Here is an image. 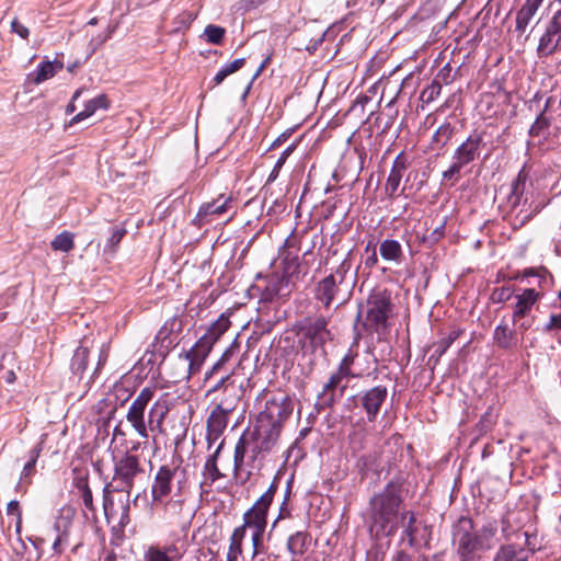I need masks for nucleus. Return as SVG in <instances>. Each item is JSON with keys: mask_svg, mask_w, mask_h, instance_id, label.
<instances>
[{"mask_svg": "<svg viewBox=\"0 0 561 561\" xmlns=\"http://www.w3.org/2000/svg\"><path fill=\"white\" fill-rule=\"evenodd\" d=\"M548 204L549 198L534 188L531 180L523 168L513 180L506 197L507 217L513 229L524 227Z\"/></svg>", "mask_w": 561, "mask_h": 561, "instance_id": "obj_1", "label": "nucleus"}, {"mask_svg": "<svg viewBox=\"0 0 561 561\" xmlns=\"http://www.w3.org/2000/svg\"><path fill=\"white\" fill-rule=\"evenodd\" d=\"M154 392V387L142 388L129 405L126 414L127 422L141 438H148L149 432L163 433V421L171 409L170 400L165 393L151 405L146 422L145 413L148 404L153 399Z\"/></svg>", "mask_w": 561, "mask_h": 561, "instance_id": "obj_2", "label": "nucleus"}, {"mask_svg": "<svg viewBox=\"0 0 561 561\" xmlns=\"http://www.w3.org/2000/svg\"><path fill=\"white\" fill-rule=\"evenodd\" d=\"M403 492L401 482L390 481L370 499L371 530H375L377 535L392 536L397 531Z\"/></svg>", "mask_w": 561, "mask_h": 561, "instance_id": "obj_3", "label": "nucleus"}, {"mask_svg": "<svg viewBox=\"0 0 561 561\" xmlns=\"http://www.w3.org/2000/svg\"><path fill=\"white\" fill-rule=\"evenodd\" d=\"M278 440L273 435L265 434L256 428L245 431L234 446L233 471L234 473L250 467L262 466L266 456L277 446Z\"/></svg>", "mask_w": 561, "mask_h": 561, "instance_id": "obj_4", "label": "nucleus"}, {"mask_svg": "<svg viewBox=\"0 0 561 561\" xmlns=\"http://www.w3.org/2000/svg\"><path fill=\"white\" fill-rule=\"evenodd\" d=\"M294 411V400L284 393L274 394L265 401L264 408L256 417L254 428L273 435L279 440L283 424Z\"/></svg>", "mask_w": 561, "mask_h": 561, "instance_id": "obj_5", "label": "nucleus"}, {"mask_svg": "<svg viewBox=\"0 0 561 561\" xmlns=\"http://www.w3.org/2000/svg\"><path fill=\"white\" fill-rule=\"evenodd\" d=\"M145 477V469L140 463V458L129 451H126L122 457L114 461V476L113 481L119 482L122 489L127 492L126 501L123 505V513L121 516V525L125 526L129 523V494L137 480Z\"/></svg>", "mask_w": 561, "mask_h": 561, "instance_id": "obj_6", "label": "nucleus"}, {"mask_svg": "<svg viewBox=\"0 0 561 561\" xmlns=\"http://www.w3.org/2000/svg\"><path fill=\"white\" fill-rule=\"evenodd\" d=\"M392 311L390 294L387 290L373 291L366 301L362 327L369 332L385 333Z\"/></svg>", "mask_w": 561, "mask_h": 561, "instance_id": "obj_7", "label": "nucleus"}, {"mask_svg": "<svg viewBox=\"0 0 561 561\" xmlns=\"http://www.w3.org/2000/svg\"><path fill=\"white\" fill-rule=\"evenodd\" d=\"M228 320L220 319L213 323L208 330L201 336L196 343L185 353L184 359L187 362V374L188 377L197 374L205 359L209 355L210 351L219 337L228 329Z\"/></svg>", "mask_w": 561, "mask_h": 561, "instance_id": "obj_8", "label": "nucleus"}, {"mask_svg": "<svg viewBox=\"0 0 561 561\" xmlns=\"http://www.w3.org/2000/svg\"><path fill=\"white\" fill-rule=\"evenodd\" d=\"M329 320L319 316L314 319H306L300 325L298 331L299 344L301 348L312 352L322 348L323 345L331 340V332L328 329Z\"/></svg>", "mask_w": 561, "mask_h": 561, "instance_id": "obj_9", "label": "nucleus"}, {"mask_svg": "<svg viewBox=\"0 0 561 561\" xmlns=\"http://www.w3.org/2000/svg\"><path fill=\"white\" fill-rule=\"evenodd\" d=\"M453 542L459 556H474L477 551L484 550L478 534L473 531V523L468 517L459 518L454 525Z\"/></svg>", "mask_w": 561, "mask_h": 561, "instance_id": "obj_10", "label": "nucleus"}, {"mask_svg": "<svg viewBox=\"0 0 561 561\" xmlns=\"http://www.w3.org/2000/svg\"><path fill=\"white\" fill-rule=\"evenodd\" d=\"M279 479L274 478L268 489L256 500L253 506L244 513L243 520L250 528H266V517L274 495L278 489Z\"/></svg>", "mask_w": 561, "mask_h": 561, "instance_id": "obj_11", "label": "nucleus"}, {"mask_svg": "<svg viewBox=\"0 0 561 561\" xmlns=\"http://www.w3.org/2000/svg\"><path fill=\"white\" fill-rule=\"evenodd\" d=\"M300 241L294 234L286 238L283 247L279 249L278 259L283 266V273L288 279H299L301 272V263L299 259Z\"/></svg>", "mask_w": 561, "mask_h": 561, "instance_id": "obj_12", "label": "nucleus"}, {"mask_svg": "<svg viewBox=\"0 0 561 561\" xmlns=\"http://www.w3.org/2000/svg\"><path fill=\"white\" fill-rule=\"evenodd\" d=\"M174 481L176 482L178 490H182L183 476L176 468L169 466H161L157 471L154 481L151 488V495L153 502L163 503L171 494Z\"/></svg>", "mask_w": 561, "mask_h": 561, "instance_id": "obj_13", "label": "nucleus"}, {"mask_svg": "<svg viewBox=\"0 0 561 561\" xmlns=\"http://www.w3.org/2000/svg\"><path fill=\"white\" fill-rule=\"evenodd\" d=\"M351 263L344 260L335 274H330L320 280L316 287L314 297L324 308H329L339 293V285L344 280L345 273L350 270Z\"/></svg>", "mask_w": 561, "mask_h": 561, "instance_id": "obj_14", "label": "nucleus"}, {"mask_svg": "<svg viewBox=\"0 0 561 561\" xmlns=\"http://www.w3.org/2000/svg\"><path fill=\"white\" fill-rule=\"evenodd\" d=\"M240 396H232L231 399H220L216 408L207 419L206 430L209 435L219 438L228 425V415L236 409Z\"/></svg>", "mask_w": 561, "mask_h": 561, "instance_id": "obj_15", "label": "nucleus"}, {"mask_svg": "<svg viewBox=\"0 0 561 561\" xmlns=\"http://www.w3.org/2000/svg\"><path fill=\"white\" fill-rule=\"evenodd\" d=\"M561 47V10L554 12L548 22L546 30L539 38L537 54L539 57H548Z\"/></svg>", "mask_w": 561, "mask_h": 561, "instance_id": "obj_16", "label": "nucleus"}, {"mask_svg": "<svg viewBox=\"0 0 561 561\" xmlns=\"http://www.w3.org/2000/svg\"><path fill=\"white\" fill-rule=\"evenodd\" d=\"M231 202V197L220 195L217 199L202 204L192 224L201 228L213 222L228 211Z\"/></svg>", "mask_w": 561, "mask_h": 561, "instance_id": "obj_17", "label": "nucleus"}, {"mask_svg": "<svg viewBox=\"0 0 561 561\" xmlns=\"http://www.w3.org/2000/svg\"><path fill=\"white\" fill-rule=\"evenodd\" d=\"M484 133L473 130L467 139L455 150L453 159L463 167L474 161L481 152L484 145Z\"/></svg>", "mask_w": 561, "mask_h": 561, "instance_id": "obj_18", "label": "nucleus"}, {"mask_svg": "<svg viewBox=\"0 0 561 561\" xmlns=\"http://www.w3.org/2000/svg\"><path fill=\"white\" fill-rule=\"evenodd\" d=\"M388 390L385 386H376L357 396L360 407L364 409L367 420L374 422L386 401Z\"/></svg>", "mask_w": 561, "mask_h": 561, "instance_id": "obj_19", "label": "nucleus"}, {"mask_svg": "<svg viewBox=\"0 0 561 561\" xmlns=\"http://www.w3.org/2000/svg\"><path fill=\"white\" fill-rule=\"evenodd\" d=\"M400 526L403 529L402 540H407L410 547L415 548L426 542V527L416 522L413 512L401 514Z\"/></svg>", "mask_w": 561, "mask_h": 561, "instance_id": "obj_20", "label": "nucleus"}, {"mask_svg": "<svg viewBox=\"0 0 561 561\" xmlns=\"http://www.w3.org/2000/svg\"><path fill=\"white\" fill-rule=\"evenodd\" d=\"M346 388L347 381L344 382L334 371L324 383L322 391L318 394L316 408L320 411L332 407L336 400V391L340 390V396H343Z\"/></svg>", "mask_w": 561, "mask_h": 561, "instance_id": "obj_21", "label": "nucleus"}, {"mask_svg": "<svg viewBox=\"0 0 561 561\" xmlns=\"http://www.w3.org/2000/svg\"><path fill=\"white\" fill-rule=\"evenodd\" d=\"M408 165V158L402 152L399 153L393 160L385 185V190L388 196H393L397 193Z\"/></svg>", "mask_w": 561, "mask_h": 561, "instance_id": "obj_22", "label": "nucleus"}, {"mask_svg": "<svg viewBox=\"0 0 561 561\" xmlns=\"http://www.w3.org/2000/svg\"><path fill=\"white\" fill-rule=\"evenodd\" d=\"M540 295L534 288H527L523 294L516 296L515 309L513 312V322L518 323L531 310L533 306L537 302Z\"/></svg>", "mask_w": 561, "mask_h": 561, "instance_id": "obj_23", "label": "nucleus"}, {"mask_svg": "<svg viewBox=\"0 0 561 561\" xmlns=\"http://www.w3.org/2000/svg\"><path fill=\"white\" fill-rule=\"evenodd\" d=\"M66 512H67V515L60 516L59 518H57V520L55 522V524L51 528V531L56 536L54 539V542H53V550L56 553H61L64 550L62 546L68 542L69 528L71 525L72 513L70 510H67Z\"/></svg>", "mask_w": 561, "mask_h": 561, "instance_id": "obj_24", "label": "nucleus"}, {"mask_svg": "<svg viewBox=\"0 0 561 561\" xmlns=\"http://www.w3.org/2000/svg\"><path fill=\"white\" fill-rule=\"evenodd\" d=\"M534 551L520 545L503 546L496 553L494 561H531Z\"/></svg>", "mask_w": 561, "mask_h": 561, "instance_id": "obj_25", "label": "nucleus"}, {"mask_svg": "<svg viewBox=\"0 0 561 561\" xmlns=\"http://www.w3.org/2000/svg\"><path fill=\"white\" fill-rule=\"evenodd\" d=\"M543 0H526L522 8L516 13L515 31L523 34L529 25L533 18L536 15L538 9L541 7Z\"/></svg>", "mask_w": 561, "mask_h": 561, "instance_id": "obj_26", "label": "nucleus"}, {"mask_svg": "<svg viewBox=\"0 0 561 561\" xmlns=\"http://www.w3.org/2000/svg\"><path fill=\"white\" fill-rule=\"evenodd\" d=\"M224 445L225 440L222 439L217 445L213 454L209 455V457L207 458L203 470L205 481L201 483V488H203L207 483V481H209V484H213L215 481L224 477V474L220 472L217 466L218 457L224 448Z\"/></svg>", "mask_w": 561, "mask_h": 561, "instance_id": "obj_27", "label": "nucleus"}, {"mask_svg": "<svg viewBox=\"0 0 561 561\" xmlns=\"http://www.w3.org/2000/svg\"><path fill=\"white\" fill-rule=\"evenodd\" d=\"M62 68H64L62 61H59V60L43 61L37 66L34 75H32L33 76L32 81L35 84H41L42 82L53 78Z\"/></svg>", "mask_w": 561, "mask_h": 561, "instance_id": "obj_28", "label": "nucleus"}, {"mask_svg": "<svg viewBox=\"0 0 561 561\" xmlns=\"http://www.w3.org/2000/svg\"><path fill=\"white\" fill-rule=\"evenodd\" d=\"M379 252L385 261L400 264L403 259L402 245L399 241L393 239H386L380 242Z\"/></svg>", "mask_w": 561, "mask_h": 561, "instance_id": "obj_29", "label": "nucleus"}, {"mask_svg": "<svg viewBox=\"0 0 561 561\" xmlns=\"http://www.w3.org/2000/svg\"><path fill=\"white\" fill-rule=\"evenodd\" d=\"M108 107L107 99L104 94L98 95L96 98L87 102L84 110L73 116L70 121V124L79 123L95 113L99 108L106 110Z\"/></svg>", "mask_w": 561, "mask_h": 561, "instance_id": "obj_30", "label": "nucleus"}, {"mask_svg": "<svg viewBox=\"0 0 561 561\" xmlns=\"http://www.w3.org/2000/svg\"><path fill=\"white\" fill-rule=\"evenodd\" d=\"M309 535L306 531H297L289 536L287 550L293 557L302 556L308 548Z\"/></svg>", "mask_w": 561, "mask_h": 561, "instance_id": "obj_31", "label": "nucleus"}, {"mask_svg": "<svg viewBox=\"0 0 561 561\" xmlns=\"http://www.w3.org/2000/svg\"><path fill=\"white\" fill-rule=\"evenodd\" d=\"M494 341L502 348H510L517 343L516 332L507 324H499L494 330Z\"/></svg>", "mask_w": 561, "mask_h": 561, "instance_id": "obj_32", "label": "nucleus"}, {"mask_svg": "<svg viewBox=\"0 0 561 561\" xmlns=\"http://www.w3.org/2000/svg\"><path fill=\"white\" fill-rule=\"evenodd\" d=\"M41 445H37L30 450L28 460L24 465L23 470L21 472L20 484H28L31 482V477L34 476L35 473V466L41 455Z\"/></svg>", "mask_w": 561, "mask_h": 561, "instance_id": "obj_33", "label": "nucleus"}, {"mask_svg": "<svg viewBox=\"0 0 561 561\" xmlns=\"http://www.w3.org/2000/svg\"><path fill=\"white\" fill-rule=\"evenodd\" d=\"M221 389L224 392H233V396H239L237 386L231 379V374L228 371H224V374L219 375L217 380L208 389L207 393L210 394Z\"/></svg>", "mask_w": 561, "mask_h": 561, "instance_id": "obj_34", "label": "nucleus"}, {"mask_svg": "<svg viewBox=\"0 0 561 561\" xmlns=\"http://www.w3.org/2000/svg\"><path fill=\"white\" fill-rule=\"evenodd\" d=\"M50 245L54 251L70 252L75 248V234L70 231H64L54 238Z\"/></svg>", "mask_w": 561, "mask_h": 561, "instance_id": "obj_35", "label": "nucleus"}, {"mask_svg": "<svg viewBox=\"0 0 561 561\" xmlns=\"http://www.w3.org/2000/svg\"><path fill=\"white\" fill-rule=\"evenodd\" d=\"M89 350L87 347L80 346L75 351V354L71 358L70 368L73 374L81 376L88 364Z\"/></svg>", "mask_w": 561, "mask_h": 561, "instance_id": "obj_36", "label": "nucleus"}, {"mask_svg": "<svg viewBox=\"0 0 561 561\" xmlns=\"http://www.w3.org/2000/svg\"><path fill=\"white\" fill-rule=\"evenodd\" d=\"M367 432L365 428H356L348 436V444L354 454L362 451L365 448V440Z\"/></svg>", "mask_w": 561, "mask_h": 561, "instance_id": "obj_37", "label": "nucleus"}, {"mask_svg": "<svg viewBox=\"0 0 561 561\" xmlns=\"http://www.w3.org/2000/svg\"><path fill=\"white\" fill-rule=\"evenodd\" d=\"M550 124V117L546 116L543 112H540L534 124L530 126L529 135L531 137H538L543 135L549 129Z\"/></svg>", "mask_w": 561, "mask_h": 561, "instance_id": "obj_38", "label": "nucleus"}, {"mask_svg": "<svg viewBox=\"0 0 561 561\" xmlns=\"http://www.w3.org/2000/svg\"><path fill=\"white\" fill-rule=\"evenodd\" d=\"M77 488L81 492V500L84 508L89 512H94L95 508L93 505V495L91 489L89 488L88 481L85 479H80L77 482Z\"/></svg>", "mask_w": 561, "mask_h": 561, "instance_id": "obj_39", "label": "nucleus"}, {"mask_svg": "<svg viewBox=\"0 0 561 561\" xmlns=\"http://www.w3.org/2000/svg\"><path fill=\"white\" fill-rule=\"evenodd\" d=\"M226 34V30L221 26L209 24L204 30V35L208 43L214 45L221 44Z\"/></svg>", "mask_w": 561, "mask_h": 561, "instance_id": "obj_40", "label": "nucleus"}, {"mask_svg": "<svg viewBox=\"0 0 561 561\" xmlns=\"http://www.w3.org/2000/svg\"><path fill=\"white\" fill-rule=\"evenodd\" d=\"M454 128L450 124H443L437 128L433 135V142L437 144L438 147H444L451 138Z\"/></svg>", "mask_w": 561, "mask_h": 561, "instance_id": "obj_41", "label": "nucleus"}, {"mask_svg": "<svg viewBox=\"0 0 561 561\" xmlns=\"http://www.w3.org/2000/svg\"><path fill=\"white\" fill-rule=\"evenodd\" d=\"M295 145L291 144L290 146H288L280 154V157L278 158V160L276 161L272 172L270 173L268 178H267V183H272L274 182L277 178H278V174H279V171L280 169L283 168L284 163L286 162L287 158L291 154V152L294 151L295 149Z\"/></svg>", "mask_w": 561, "mask_h": 561, "instance_id": "obj_42", "label": "nucleus"}, {"mask_svg": "<svg viewBox=\"0 0 561 561\" xmlns=\"http://www.w3.org/2000/svg\"><path fill=\"white\" fill-rule=\"evenodd\" d=\"M442 91V84L438 81L433 80L421 93V100L425 103L433 102L436 100Z\"/></svg>", "mask_w": 561, "mask_h": 561, "instance_id": "obj_43", "label": "nucleus"}, {"mask_svg": "<svg viewBox=\"0 0 561 561\" xmlns=\"http://www.w3.org/2000/svg\"><path fill=\"white\" fill-rule=\"evenodd\" d=\"M478 534V538L482 541V548L489 549L491 547V539L496 534V527L493 524L484 525Z\"/></svg>", "mask_w": 561, "mask_h": 561, "instance_id": "obj_44", "label": "nucleus"}, {"mask_svg": "<svg viewBox=\"0 0 561 561\" xmlns=\"http://www.w3.org/2000/svg\"><path fill=\"white\" fill-rule=\"evenodd\" d=\"M125 233L126 231L124 229L115 228L112 231V234L107 240V243L105 244L104 252L114 254L116 251V247L119 244Z\"/></svg>", "mask_w": 561, "mask_h": 561, "instance_id": "obj_45", "label": "nucleus"}, {"mask_svg": "<svg viewBox=\"0 0 561 561\" xmlns=\"http://www.w3.org/2000/svg\"><path fill=\"white\" fill-rule=\"evenodd\" d=\"M145 561H173L164 551H161L160 546H151L145 552Z\"/></svg>", "mask_w": 561, "mask_h": 561, "instance_id": "obj_46", "label": "nucleus"}, {"mask_svg": "<svg viewBox=\"0 0 561 561\" xmlns=\"http://www.w3.org/2000/svg\"><path fill=\"white\" fill-rule=\"evenodd\" d=\"M458 331L450 332L447 337H444L436 344L435 354L438 357L443 356L445 352L450 347V345L458 339Z\"/></svg>", "mask_w": 561, "mask_h": 561, "instance_id": "obj_47", "label": "nucleus"}, {"mask_svg": "<svg viewBox=\"0 0 561 561\" xmlns=\"http://www.w3.org/2000/svg\"><path fill=\"white\" fill-rule=\"evenodd\" d=\"M265 531V527L253 528L252 534V546H253V559L262 552V538Z\"/></svg>", "mask_w": 561, "mask_h": 561, "instance_id": "obj_48", "label": "nucleus"}, {"mask_svg": "<svg viewBox=\"0 0 561 561\" xmlns=\"http://www.w3.org/2000/svg\"><path fill=\"white\" fill-rule=\"evenodd\" d=\"M512 296H513V290L511 289V287L502 286V287L495 288L492 291L491 298H492L493 302L501 304V302H505V301L510 300Z\"/></svg>", "mask_w": 561, "mask_h": 561, "instance_id": "obj_49", "label": "nucleus"}, {"mask_svg": "<svg viewBox=\"0 0 561 561\" xmlns=\"http://www.w3.org/2000/svg\"><path fill=\"white\" fill-rule=\"evenodd\" d=\"M229 352H225L221 357L213 365L210 370H208L205 375V381H210L214 379L217 375H219L220 370L222 369L225 363L228 360Z\"/></svg>", "mask_w": 561, "mask_h": 561, "instance_id": "obj_50", "label": "nucleus"}, {"mask_svg": "<svg viewBox=\"0 0 561 561\" xmlns=\"http://www.w3.org/2000/svg\"><path fill=\"white\" fill-rule=\"evenodd\" d=\"M455 80V75L453 73V68L449 64H446L436 75L435 81L442 82L445 84H449Z\"/></svg>", "mask_w": 561, "mask_h": 561, "instance_id": "obj_51", "label": "nucleus"}, {"mask_svg": "<svg viewBox=\"0 0 561 561\" xmlns=\"http://www.w3.org/2000/svg\"><path fill=\"white\" fill-rule=\"evenodd\" d=\"M244 64H245V59L244 58H238V59H234L231 62H228V64L224 65L220 69L228 77V76L237 72L238 70H240L244 66Z\"/></svg>", "mask_w": 561, "mask_h": 561, "instance_id": "obj_52", "label": "nucleus"}, {"mask_svg": "<svg viewBox=\"0 0 561 561\" xmlns=\"http://www.w3.org/2000/svg\"><path fill=\"white\" fill-rule=\"evenodd\" d=\"M289 493H290V490L288 489L286 494H285V497H284V501L279 507V512H278V516L277 518L274 520L273 525H272V528H274L276 526V524L280 520V519H284V518H287L290 516V510L288 508V497H289Z\"/></svg>", "mask_w": 561, "mask_h": 561, "instance_id": "obj_53", "label": "nucleus"}, {"mask_svg": "<svg viewBox=\"0 0 561 561\" xmlns=\"http://www.w3.org/2000/svg\"><path fill=\"white\" fill-rule=\"evenodd\" d=\"M545 332L561 331V313H552L543 325Z\"/></svg>", "mask_w": 561, "mask_h": 561, "instance_id": "obj_54", "label": "nucleus"}, {"mask_svg": "<svg viewBox=\"0 0 561 561\" xmlns=\"http://www.w3.org/2000/svg\"><path fill=\"white\" fill-rule=\"evenodd\" d=\"M463 168L462 164H460L458 161L454 160L451 165L443 172V180L449 181V180H457V175L459 174L460 170Z\"/></svg>", "mask_w": 561, "mask_h": 561, "instance_id": "obj_55", "label": "nucleus"}, {"mask_svg": "<svg viewBox=\"0 0 561 561\" xmlns=\"http://www.w3.org/2000/svg\"><path fill=\"white\" fill-rule=\"evenodd\" d=\"M241 545L242 543H240L238 541H232V539H230V545H229V549H228V553H227V561H237L238 560L239 556L242 552Z\"/></svg>", "mask_w": 561, "mask_h": 561, "instance_id": "obj_56", "label": "nucleus"}, {"mask_svg": "<svg viewBox=\"0 0 561 561\" xmlns=\"http://www.w3.org/2000/svg\"><path fill=\"white\" fill-rule=\"evenodd\" d=\"M161 551H164L165 554L169 556V558H171L173 561H180L183 556L178 546L174 543L161 547Z\"/></svg>", "mask_w": 561, "mask_h": 561, "instance_id": "obj_57", "label": "nucleus"}, {"mask_svg": "<svg viewBox=\"0 0 561 561\" xmlns=\"http://www.w3.org/2000/svg\"><path fill=\"white\" fill-rule=\"evenodd\" d=\"M11 32L18 34L23 39H26L30 35L28 28L21 24L16 19L11 22Z\"/></svg>", "mask_w": 561, "mask_h": 561, "instance_id": "obj_58", "label": "nucleus"}, {"mask_svg": "<svg viewBox=\"0 0 561 561\" xmlns=\"http://www.w3.org/2000/svg\"><path fill=\"white\" fill-rule=\"evenodd\" d=\"M343 380H346L350 379V378H358L360 377V374H354L352 371V368L350 367H346V366H343L341 364H339V367L335 371Z\"/></svg>", "mask_w": 561, "mask_h": 561, "instance_id": "obj_59", "label": "nucleus"}, {"mask_svg": "<svg viewBox=\"0 0 561 561\" xmlns=\"http://www.w3.org/2000/svg\"><path fill=\"white\" fill-rule=\"evenodd\" d=\"M267 0H242L240 2V9H242L244 11H250V10L257 8L259 5L263 4Z\"/></svg>", "mask_w": 561, "mask_h": 561, "instance_id": "obj_60", "label": "nucleus"}, {"mask_svg": "<svg viewBox=\"0 0 561 561\" xmlns=\"http://www.w3.org/2000/svg\"><path fill=\"white\" fill-rule=\"evenodd\" d=\"M247 527H249V526L245 525V522H244L242 526H239V527H237L233 530L230 539H232V541H238V542L242 543V540H243V538L245 536V528Z\"/></svg>", "mask_w": 561, "mask_h": 561, "instance_id": "obj_61", "label": "nucleus"}, {"mask_svg": "<svg viewBox=\"0 0 561 561\" xmlns=\"http://www.w3.org/2000/svg\"><path fill=\"white\" fill-rule=\"evenodd\" d=\"M444 236V224L440 225L439 227L435 228L433 230V232L431 233V236L428 237V239L432 241V242H437L442 237Z\"/></svg>", "mask_w": 561, "mask_h": 561, "instance_id": "obj_62", "label": "nucleus"}, {"mask_svg": "<svg viewBox=\"0 0 561 561\" xmlns=\"http://www.w3.org/2000/svg\"><path fill=\"white\" fill-rule=\"evenodd\" d=\"M7 513L9 515H19L20 516V504L18 501H11L9 502L8 506H7Z\"/></svg>", "mask_w": 561, "mask_h": 561, "instance_id": "obj_63", "label": "nucleus"}, {"mask_svg": "<svg viewBox=\"0 0 561 561\" xmlns=\"http://www.w3.org/2000/svg\"><path fill=\"white\" fill-rule=\"evenodd\" d=\"M378 263V257H377V253H376V249L375 247L371 249V253L369 256H367V259L365 260V265L367 267H373L375 266L376 264Z\"/></svg>", "mask_w": 561, "mask_h": 561, "instance_id": "obj_64", "label": "nucleus"}]
</instances>
